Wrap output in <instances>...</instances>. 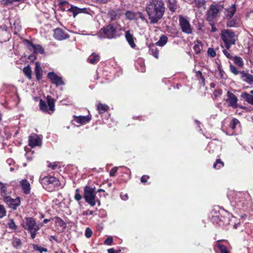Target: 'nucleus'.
I'll return each instance as SVG.
<instances>
[{"label":"nucleus","instance_id":"1","mask_svg":"<svg viewBox=\"0 0 253 253\" xmlns=\"http://www.w3.org/2000/svg\"><path fill=\"white\" fill-rule=\"evenodd\" d=\"M146 10L151 23H157L162 18L165 10L162 0H150L147 3Z\"/></svg>","mask_w":253,"mask_h":253},{"label":"nucleus","instance_id":"2","mask_svg":"<svg viewBox=\"0 0 253 253\" xmlns=\"http://www.w3.org/2000/svg\"><path fill=\"white\" fill-rule=\"evenodd\" d=\"M22 226L26 230H28L31 234V237L34 239L39 230L40 227L37 224L35 220L30 217L25 218L21 224Z\"/></svg>","mask_w":253,"mask_h":253},{"label":"nucleus","instance_id":"3","mask_svg":"<svg viewBox=\"0 0 253 253\" xmlns=\"http://www.w3.org/2000/svg\"><path fill=\"white\" fill-rule=\"evenodd\" d=\"M221 38L227 49H229L231 45L235 44L236 41L238 40L237 35L229 29H224L221 31Z\"/></svg>","mask_w":253,"mask_h":253},{"label":"nucleus","instance_id":"4","mask_svg":"<svg viewBox=\"0 0 253 253\" xmlns=\"http://www.w3.org/2000/svg\"><path fill=\"white\" fill-rule=\"evenodd\" d=\"M84 198L85 201L91 206H94L97 202L100 204V201L96 199L95 187H91L88 186L84 187Z\"/></svg>","mask_w":253,"mask_h":253},{"label":"nucleus","instance_id":"5","mask_svg":"<svg viewBox=\"0 0 253 253\" xmlns=\"http://www.w3.org/2000/svg\"><path fill=\"white\" fill-rule=\"evenodd\" d=\"M46 100L47 102L43 101L42 99L40 100V109L42 111L51 114L55 110L54 100L49 96H47Z\"/></svg>","mask_w":253,"mask_h":253},{"label":"nucleus","instance_id":"6","mask_svg":"<svg viewBox=\"0 0 253 253\" xmlns=\"http://www.w3.org/2000/svg\"><path fill=\"white\" fill-rule=\"evenodd\" d=\"M116 34V28L113 25L110 24L102 29L98 35L101 38L112 39L115 37Z\"/></svg>","mask_w":253,"mask_h":253},{"label":"nucleus","instance_id":"7","mask_svg":"<svg viewBox=\"0 0 253 253\" xmlns=\"http://www.w3.org/2000/svg\"><path fill=\"white\" fill-rule=\"evenodd\" d=\"M40 183L43 187L53 186L54 187H59L60 185L59 180L53 176H41L40 178Z\"/></svg>","mask_w":253,"mask_h":253},{"label":"nucleus","instance_id":"8","mask_svg":"<svg viewBox=\"0 0 253 253\" xmlns=\"http://www.w3.org/2000/svg\"><path fill=\"white\" fill-rule=\"evenodd\" d=\"M223 9V6L219 4L211 5L208 11V19L211 20L217 16L218 13Z\"/></svg>","mask_w":253,"mask_h":253},{"label":"nucleus","instance_id":"9","mask_svg":"<svg viewBox=\"0 0 253 253\" xmlns=\"http://www.w3.org/2000/svg\"><path fill=\"white\" fill-rule=\"evenodd\" d=\"M179 25L183 32L190 34L192 33V29L189 21L185 17L180 16L179 18Z\"/></svg>","mask_w":253,"mask_h":253},{"label":"nucleus","instance_id":"10","mask_svg":"<svg viewBox=\"0 0 253 253\" xmlns=\"http://www.w3.org/2000/svg\"><path fill=\"white\" fill-rule=\"evenodd\" d=\"M3 201L9 208L13 210H16L21 203V201L19 197L12 199L9 196H4L3 197Z\"/></svg>","mask_w":253,"mask_h":253},{"label":"nucleus","instance_id":"11","mask_svg":"<svg viewBox=\"0 0 253 253\" xmlns=\"http://www.w3.org/2000/svg\"><path fill=\"white\" fill-rule=\"evenodd\" d=\"M226 101L228 103V106L232 107L234 109L238 107V98L235 94L230 91H228L227 92Z\"/></svg>","mask_w":253,"mask_h":253},{"label":"nucleus","instance_id":"12","mask_svg":"<svg viewBox=\"0 0 253 253\" xmlns=\"http://www.w3.org/2000/svg\"><path fill=\"white\" fill-rule=\"evenodd\" d=\"M42 144V140L36 134H32L29 136V145L34 147L40 146Z\"/></svg>","mask_w":253,"mask_h":253},{"label":"nucleus","instance_id":"13","mask_svg":"<svg viewBox=\"0 0 253 253\" xmlns=\"http://www.w3.org/2000/svg\"><path fill=\"white\" fill-rule=\"evenodd\" d=\"M54 38L58 40L61 41L69 38V36L61 28H58L54 31Z\"/></svg>","mask_w":253,"mask_h":253},{"label":"nucleus","instance_id":"14","mask_svg":"<svg viewBox=\"0 0 253 253\" xmlns=\"http://www.w3.org/2000/svg\"><path fill=\"white\" fill-rule=\"evenodd\" d=\"M47 77L51 80L52 83L55 84L57 86L63 85L64 84L62 78L53 72L49 73Z\"/></svg>","mask_w":253,"mask_h":253},{"label":"nucleus","instance_id":"15","mask_svg":"<svg viewBox=\"0 0 253 253\" xmlns=\"http://www.w3.org/2000/svg\"><path fill=\"white\" fill-rule=\"evenodd\" d=\"M240 74L243 81L250 85L253 84V76L252 75L247 73L244 71H240Z\"/></svg>","mask_w":253,"mask_h":253},{"label":"nucleus","instance_id":"16","mask_svg":"<svg viewBox=\"0 0 253 253\" xmlns=\"http://www.w3.org/2000/svg\"><path fill=\"white\" fill-rule=\"evenodd\" d=\"M236 11V6L235 4L229 6L225 10V16L227 19L232 18Z\"/></svg>","mask_w":253,"mask_h":253},{"label":"nucleus","instance_id":"17","mask_svg":"<svg viewBox=\"0 0 253 253\" xmlns=\"http://www.w3.org/2000/svg\"><path fill=\"white\" fill-rule=\"evenodd\" d=\"M21 186L23 192L26 194H28L30 192V184L28 181L26 179H23L20 182Z\"/></svg>","mask_w":253,"mask_h":253},{"label":"nucleus","instance_id":"18","mask_svg":"<svg viewBox=\"0 0 253 253\" xmlns=\"http://www.w3.org/2000/svg\"><path fill=\"white\" fill-rule=\"evenodd\" d=\"M193 6L198 9H206V1L205 0H194L192 2Z\"/></svg>","mask_w":253,"mask_h":253},{"label":"nucleus","instance_id":"19","mask_svg":"<svg viewBox=\"0 0 253 253\" xmlns=\"http://www.w3.org/2000/svg\"><path fill=\"white\" fill-rule=\"evenodd\" d=\"M125 37L130 46L132 48L135 47L136 45L134 42L133 36L131 34H130L129 31L126 32Z\"/></svg>","mask_w":253,"mask_h":253},{"label":"nucleus","instance_id":"20","mask_svg":"<svg viewBox=\"0 0 253 253\" xmlns=\"http://www.w3.org/2000/svg\"><path fill=\"white\" fill-rule=\"evenodd\" d=\"M250 93L252 94H250L247 92H244L241 94V97L245 99L247 102H248L249 104H251L253 105V90H252L250 91Z\"/></svg>","mask_w":253,"mask_h":253},{"label":"nucleus","instance_id":"21","mask_svg":"<svg viewBox=\"0 0 253 253\" xmlns=\"http://www.w3.org/2000/svg\"><path fill=\"white\" fill-rule=\"evenodd\" d=\"M35 70L36 78L38 81H40L42 78V71L39 62H36Z\"/></svg>","mask_w":253,"mask_h":253},{"label":"nucleus","instance_id":"22","mask_svg":"<svg viewBox=\"0 0 253 253\" xmlns=\"http://www.w3.org/2000/svg\"><path fill=\"white\" fill-rule=\"evenodd\" d=\"M226 22L227 26L228 27H237L239 24V20L237 19H227Z\"/></svg>","mask_w":253,"mask_h":253},{"label":"nucleus","instance_id":"23","mask_svg":"<svg viewBox=\"0 0 253 253\" xmlns=\"http://www.w3.org/2000/svg\"><path fill=\"white\" fill-rule=\"evenodd\" d=\"M29 48L34 52L43 53L44 52L43 48L39 44L34 45L31 44Z\"/></svg>","mask_w":253,"mask_h":253},{"label":"nucleus","instance_id":"24","mask_svg":"<svg viewBox=\"0 0 253 253\" xmlns=\"http://www.w3.org/2000/svg\"><path fill=\"white\" fill-rule=\"evenodd\" d=\"M168 42V38L166 36L163 35L161 37L160 40L157 42V45L163 46Z\"/></svg>","mask_w":253,"mask_h":253},{"label":"nucleus","instance_id":"25","mask_svg":"<svg viewBox=\"0 0 253 253\" xmlns=\"http://www.w3.org/2000/svg\"><path fill=\"white\" fill-rule=\"evenodd\" d=\"M193 49L196 54L199 53L203 49V45L202 42L199 41H197L195 44L193 46Z\"/></svg>","mask_w":253,"mask_h":253},{"label":"nucleus","instance_id":"26","mask_svg":"<svg viewBox=\"0 0 253 253\" xmlns=\"http://www.w3.org/2000/svg\"><path fill=\"white\" fill-rule=\"evenodd\" d=\"M99 60V56L95 53H92L88 59V62L92 64H95Z\"/></svg>","mask_w":253,"mask_h":253},{"label":"nucleus","instance_id":"27","mask_svg":"<svg viewBox=\"0 0 253 253\" xmlns=\"http://www.w3.org/2000/svg\"><path fill=\"white\" fill-rule=\"evenodd\" d=\"M233 58L234 59V62L236 65L240 67H242L243 66L244 62L241 57L236 56Z\"/></svg>","mask_w":253,"mask_h":253},{"label":"nucleus","instance_id":"28","mask_svg":"<svg viewBox=\"0 0 253 253\" xmlns=\"http://www.w3.org/2000/svg\"><path fill=\"white\" fill-rule=\"evenodd\" d=\"M90 118L86 116H80L77 118L76 122L82 124L86 123L89 122Z\"/></svg>","mask_w":253,"mask_h":253},{"label":"nucleus","instance_id":"29","mask_svg":"<svg viewBox=\"0 0 253 253\" xmlns=\"http://www.w3.org/2000/svg\"><path fill=\"white\" fill-rule=\"evenodd\" d=\"M23 71L24 74L29 79L32 78V70L29 66H27L24 68Z\"/></svg>","mask_w":253,"mask_h":253},{"label":"nucleus","instance_id":"30","mask_svg":"<svg viewBox=\"0 0 253 253\" xmlns=\"http://www.w3.org/2000/svg\"><path fill=\"white\" fill-rule=\"evenodd\" d=\"M97 107L100 113H104L108 109V107L107 106V105L102 104L101 103H99L97 105Z\"/></svg>","mask_w":253,"mask_h":253},{"label":"nucleus","instance_id":"31","mask_svg":"<svg viewBox=\"0 0 253 253\" xmlns=\"http://www.w3.org/2000/svg\"><path fill=\"white\" fill-rule=\"evenodd\" d=\"M33 248L35 250L39 251L41 253H42L43 252H47V249L46 248L42 247L41 246H39L38 245H36V244L33 245Z\"/></svg>","mask_w":253,"mask_h":253},{"label":"nucleus","instance_id":"32","mask_svg":"<svg viewBox=\"0 0 253 253\" xmlns=\"http://www.w3.org/2000/svg\"><path fill=\"white\" fill-rule=\"evenodd\" d=\"M12 244L16 248H19L21 246V240L17 238H14L12 241Z\"/></svg>","mask_w":253,"mask_h":253},{"label":"nucleus","instance_id":"33","mask_svg":"<svg viewBox=\"0 0 253 253\" xmlns=\"http://www.w3.org/2000/svg\"><path fill=\"white\" fill-rule=\"evenodd\" d=\"M169 7L171 11H175L177 8V6L174 0H173L172 1H171V0H169Z\"/></svg>","mask_w":253,"mask_h":253},{"label":"nucleus","instance_id":"34","mask_svg":"<svg viewBox=\"0 0 253 253\" xmlns=\"http://www.w3.org/2000/svg\"><path fill=\"white\" fill-rule=\"evenodd\" d=\"M224 166V163L220 159H217L216 163L213 165V168L216 169H219Z\"/></svg>","mask_w":253,"mask_h":253},{"label":"nucleus","instance_id":"35","mask_svg":"<svg viewBox=\"0 0 253 253\" xmlns=\"http://www.w3.org/2000/svg\"><path fill=\"white\" fill-rule=\"evenodd\" d=\"M126 17L129 20H133L135 17V14L130 11H127L126 13Z\"/></svg>","mask_w":253,"mask_h":253},{"label":"nucleus","instance_id":"36","mask_svg":"<svg viewBox=\"0 0 253 253\" xmlns=\"http://www.w3.org/2000/svg\"><path fill=\"white\" fill-rule=\"evenodd\" d=\"M229 67L230 71L234 75H238L240 73L237 68L232 64H230Z\"/></svg>","mask_w":253,"mask_h":253},{"label":"nucleus","instance_id":"37","mask_svg":"<svg viewBox=\"0 0 253 253\" xmlns=\"http://www.w3.org/2000/svg\"><path fill=\"white\" fill-rule=\"evenodd\" d=\"M239 123V121L237 119H234L232 120V122L230 124V127L233 130L235 128L236 126Z\"/></svg>","mask_w":253,"mask_h":253},{"label":"nucleus","instance_id":"38","mask_svg":"<svg viewBox=\"0 0 253 253\" xmlns=\"http://www.w3.org/2000/svg\"><path fill=\"white\" fill-rule=\"evenodd\" d=\"M6 215V211L3 206L0 205V218L4 217Z\"/></svg>","mask_w":253,"mask_h":253},{"label":"nucleus","instance_id":"39","mask_svg":"<svg viewBox=\"0 0 253 253\" xmlns=\"http://www.w3.org/2000/svg\"><path fill=\"white\" fill-rule=\"evenodd\" d=\"M8 227L12 229H16V225L12 219H10L9 220V222L8 223Z\"/></svg>","mask_w":253,"mask_h":253},{"label":"nucleus","instance_id":"40","mask_svg":"<svg viewBox=\"0 0 253 253\" xmlns=\"http://www.w3.org/2000/svg\"><path fill=\"white\" fill-rule=\"evenodd\" d=\"M208 54L211 57H214L216 55V52L212 48H209L208 50Z\"/></svg>","mask_w":253,"mask_h":253},{"label":"nucleus","instance_id":"41","mask_svg":"<svg viewBox=\"0 0 253 253\" xmlns=\"http://www.w3.org/2000/svg\"><path fill=\"white\" fill-rule=\"evenodd\" d=\"M82 196L81 195V194L79 193V189H77L76 190V193H75V196H74V198L76 200H77V201H79L81 200L82 199Z\"/></svg>","mask_w":253,"mask_h":253},{"label":"nucleus","instance_id":"42","mask_svg":"<svg viewBox=\"0 0 253 253\" xmlns=\"http://www.w3.org/2000/svg\"><path fill=\"white\" fill-rule=\"evenodd\" d=\"M70 10L72 11L74 13V16L75 17L76 15L81 12V9L78 8L76 7H72Z\"/></svg>","mask_w":253,"mask_h":253},{"label":"nucleus","instance_id":"43","mask_svg":"<svg viewBox=\"0 0 253 253\" xmlns=\"http://www.w3.org/2000/svg\"><path fill=\"white\" fill-rule=\"evenodd\" d=\"M92 234V232L89 228H87L85 230V235L87 238H90Z\"/></svg>","mask_w":253,"mask_h":253},{"label":"nucleus","instance_id":"44","mask_svg":"<svg viewBox=\"0 0 253 253\" xmlns=\"http://www.w3.org/2000/svg\"><path fill=\"white\" fill-rule=\"evenodd\" d=\"M113 242V238L112 237H108L104 241L105 244L110 245Z\"/></svg>","mask_w":253,"mask_h":253},{"label":"nucleus","instance_id":"45","mask_svg":"<svg viewBox=\"0 0 253 253\" xmlns=\"http://www.w3.org/2000/svg\"><path fill=\"white\" fill-rule=\"evenodd\" d=\"M118 168L117 167H114L111 169L110 172V175L111 176H113L115 175L116 172L117 171Z\"/></svg>","mask_w":253,"mask_h":253},{"label":"nucleus","instance_id":"46","mask_svg":"<svg viewBox=\"0 0 253 253\" xmlns=\"http://www.w3.org/2000/svg\"><path fill=\"white\" fill-rule=\"evenodd\" d=\"M223 53L226 56L227 58H228L229 59H232L233 58L232 56L230 54L229 52H228L225 49L223 50Z\"/></svg>","mask_w":253,"mask_h":253},{"label":"nucleus","instance_id":"47","mask_svg":"<svg viewBox=\"0 0 253 253\" xmlns=\"http://www.w3.org/2000/svg\"><path fill=\"white\" fill-rule=\"evenodd\" d=\"M219 248L222 253H229L226 247L223 245H219Z\"/></svg>","mask_w":253,"mask_h":253},{"label":"nucleus","instance_id":"48","mask_svg":"<svg viewBox=\"0 0 253 253\" xmlns=\"http://www.w3.org/2000/svg\"><path fill=\"white\" fill-rule=\"evenodd\" d=\"M0 191L1 193H4L6 191V188L4 184L0 182Z\"/></svg>","mask_w":253,"mask_h":253},{"label":"nucleus","instance_id":"49","mask_svg":"<svg viewBox=\"0 0 253 253\" xmlns=\"http://www.w3.org/2000/svg\"><path fill=\"white\" fill-rule=\"evenodd\" d=\"M48 167L52 169H55L57 167V164L56 163H50L48 165Z\"/></svg>","mask_w":253,"mask_h":253},{"label":"nucleus","instance_id":"50","mask_svg":"<svg viewBox=\"0 0 253 253\" xmlns=\"http://www.w3.org/2000/svg\"><path fill=\"white\" fill-rule=\"evenodd\" d=\"M149 178V176L148 175H143L141 178V181L142 183H145L147 179Z\"/></svg>","mask_w":253,"mask_h":253},{"label":"nucleus","instance_id":"51","mask_svg":"<svg viewBox=\"0 0 253 253\" xmlns=\"http://www.w3.org/2000/svg\"><path fill=\"white\" fill-rule=\"evenodd\" d=\"M96 2L99 3H106L110 0H95Z\"/></svg>","mask_w":253,"mask_h":253},{"label":"nucleus","instance_id":"52","mask_svg":"<svg viewBox=\"0 0 253 253\" xmlns=\"http://www.w3.org/2000/svg\"><path fill=\"white\" fill-rule=\"evenodd\" d=\"M153 55L156 58H158L159 57V53L158 51H155L153 52Z\"/></svg>","mask_w":253,"mask_h":253},{"label":"nucleus","instance_id":"53","mask_svg":"<svg viewBox=\"0 0 253 253\" xmlns=\"http://www.w3.org/2000/svg\"><path fill=\"white\" fill-rule=\"evenodd\" d=\"M48 221H49V219H44L43 221L44 223H47Z\"/></svg>","mask_w":253,"mask_h":253},{"label":"nucleus","instance_id":"54","mask_svg":"<svg viewBox=\"0 0 253 253\" xmlns=\"http://www.w3.org/2000/svg\"><path fill=\"white\" fill-rule=\"evenodd\" d=\"M105 191L103 189H99L97 190V192H104Z\"/></svg>","mask_w":253,"mask_h":253},{"label":"nucleus","instance_id":"55","mask_svg":"<svg viewBox=\"0 0 253 253\" xmlns=\"http://www.w3.org/2000/svg\"><path fill=\"white\" fill-rule=\"evenodd\" d=\"M56 218H57V220H60V221L61 222H62V223H64V222L63 221V220H61L60 218H59V217H57Z\"/></svg>","mask_w":253,"mask_h":253},{"label":"nucleus","instance_id":"56","mask_svg":"<svg viewBox=\"0 0 253 253\" xmlns=\"http://www.w3.org/2000/svg\"><path fill=\"white\" fill-rule=\"evenodd\" d=\"M215 30H216L215 28H212V31L214 32V31H215Z\"/></svg>","mask_w":253,"mask_h":253},{"label":"nucleus","instance_id":"57","mask_svg":"<svg viewBox=\"0 0 253 253\" xmlns=\"http://www.w3.org/2000/svg\"><path fill=\"white\" fill-rule=\"evenodd\" d=\"M1 114L0 113V122L1 121Z\"/></svg>","mask_w":253,"mask_h":253},{"label":"nucleus","instance_id":"58","mask_svg":"<svg viewBox=\"0 0 253 253\" xmlns=\"http://www.w3.org/2000/svg\"><path fill=\"white\" fill-rule=\"evenodd\" d=\"M198 73H199V74H200L201 75H202V73H201L200 71H199V72H198Z\"/></svg>","mask_w":253,"mask_h":253},{"label":"nucleus","instance_id":"59","mask_svg":"<svg viewBox=\"0 0 253 253\" xmlns=\"http://www.w3.org/2000/svg\"><path fill=\"white\" fill-rule=\"evenodd\" d=\"M92 213H93V212H92V211H90V214H92Z\"/></svg>","mask_w":253,"mask_h":253},{"label":"nucleus","instance_id":"60","mask_svg":"<svg viewBox=\"0 0 253 253\" xmlns=\"http://www.w3.org/2000/svg\"><path fill=\"white\" fill-rule=\"evenodd\" d=\"M13 169L12 168H10V170H12Z\"/></svg>","mask_w":253,"mask_h":253},{"label":"nucleus","instance_id":"61","mask_svg":"<svg viewBox=\"0 0 253 253\" xmlns=\"http://www.w3.org/2000/svg\"><path fill=\"white\" fill-rule=\"evenodd\" d=\"M125 197H127V195H126L125 196Z\"/></svg>","mask_w":253,"mask_h":253},{"label":"nucleus","instance_id":"62","mask_svg":"<svg viewBox=\"0 0 253 253\" xmlns=\"http://www.w3.org/2000/svg\"><path fill=\"white\" fill-rule=\"evenodd\" d=\"M125 197H127V195H126L125 196Z\"/></svg>","mask_w":253,"mask_h":253},{"label":"nucleus","instance_id":"63","mask_svg":"<svg viewBox=\"0 0 253 253\" xmlns=\"http://www.w3.org/2000/svg\"><path fill=\"white\" fill-rule=\"evenodd\" d=\"M55 253H58L57 252H55Z\"/></svg>","mask_w":253,"mask_h":253}]
</instances>
